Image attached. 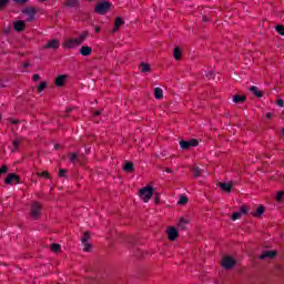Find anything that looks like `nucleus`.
Here are the masks:
<instances>
[{
  "mask_svg": "<svg viewBox=\"0 0 284 284\" xmlns=\"http://www.w3.org/2000/svg\"><path fill=\"white\" fill-rule=\"evenodd\" d=\"M199 145V140L191 139L189 141L182 140L180 141L181 150H190V148H196Z\"/></svg>",
  "mask_w": 284,
  "mask_h": 284,
  "instance_id": "nucleus-4",
  "label": "nucleus"
},
{
  "mask_svg": "<svg viewBox=\"0 0 284 284\" xmlns=\"http://www.w3.org/2000/svg\"><path fill=\"white\" fill-rule=\"evenodd\" d=\"M169 241H176L179 239V231L174 226L168 229Z\"/></svg>",
  "mask_w": 284,
  "mask_h": 284,
  "instance_id": "nucleus-9",
  "label": "nucleus"
},
{
  "mask_svg": "<svg viewBox=\"0 0 284 284\" xmlns=\"http://www.w3.org/2000/svg\"><path fill=\"white\" fill-rule=\"evenodd\" d=\"M11 123H12L13 125H17V123H19V120H11Z\"/></svg>",
  "mask_w": 284,
  "mask_h": 284,
  "instance_id": "nucleus-50",
  "label": "nucleus"
},
{
  "mask_svg": "<svg viewBox=\"0 0 284 284\" xmlns=\"http://www.w3.org/2000/svg\"><path fill=\"white\" fill-rule=\"evenodd\" d=\"M139 196L144 203H148L150 199L154 196V187L152 186L142 187L139 192Z\"/></svg>",
  "mask_w": 284,
  "mask_h": 284,
  "instance_id": "nucleus-1",
  "label": "nucleus"
},
{
  "mask_svg": "<svg viewBox=\"0 0 284 284\" xmlns=\"http://www.w3.org/2000/svg\"><path fill=\"white\" fill-rule=\"evenodd\" d=\"M67 80H68V75L65 74L58 75V79H55V85L58 88H63L65 85Z\"/></svg>",
  "mask_w": 284,
  "mask_h": 284,
  "instance_id": "nucleus-12",
  "label": "nucleus"
},
{
  "mask_svg": "<svg viewBox=\"0 0 284 284\" xmlns=\"http://www.w3.org/2000/svg\"><path fill=\"white\" fill-rule=\"evenodd\" d=\"M220 187L221 190H223V192H232V183H220Z\"/></svg>",
  "mask_w": 284,
  "mask_h": 284,
  "instance_id": "nucleus-20",
  "label": "nucleus"
},
{
  "mask_svg": "<svg viewBox=\"0 0 284 284\" xmlns=\"http://www.w3.org/2000/svg\"><path fill=\"white\" fill-rule=\"evenodd\" d=\"M240 214H247V206L246 205H242L241 210H240Z\"/></svg>",
  "mask_w": 284,
  "mask_h": 284,
  "instance_id": "nucleus-40",
  "label": "nucleus"
},
{
  "mask_svg": "<svg viewBox=\"0 0 284 284\" xmlns=\"http://www.w3.org/2000/svg\"><path fill=\"white\" fill-rule=\"evenodd\" d=\"M12 145H13L12 152H14V150H19V148L21 146V139L13 140Z\"/></svg>",
  "mask_w": 284,
  "mask_h": 284,
  "instance_id": "nucleus-28",
  "label": "nucleus"
},
{
  "mask_svg": "<svg viewBox=\"0 0 284 284\" xmlns=\"http://www.w3.org/2000/svg\"><path fill=\"white\" fill-rule=\"evenodd\" d=\"M64 6L67 8H77L79 6V0H67Z\"/></svg>",
  "mask_w": 284,
  "mask_h": 284,
  "instance_id": "nucleus-21",
  "label": "nucleus"
},
{
  "mask_svg": "<svg viewBox=\"0 0 284 284\" xmlns=\"http://www.w3.org/2000/svg\"><path fill=\"white\" fill-rule=\"evenodd\" d=\"M0 88H6V83H3V80L0 79Z\"/></svg>",
  "mask_w": 284,
  "mask_h": 284,
  "instance_id": "nucleus-48",
  "label": "nucleus"
},
{
  "mask_svg": "<svg viewBox=\"0 0 284 284\" xmlns=\"http://www.w3.org/2000/svg\"><path fill=\"white\" fill-rule=\"evenodd\" d=\"M51 251L52 252H61V245L60 244H52L51 245Z\"/></svg>",
  "mask_w": 284,
  "mask_h": 284,
  "instance_id": "nucleus-35",
  "label": "nucleus"
},
{
  "mask_svg": "<svg viewBox=\"0 0 284 284\" xmlns=\"http://www.w3.org/2000/svg\"><path fill=\"white\" fill-rule=\"evenodd\" d=\"M276 105H278V108H284V100L283 99L276 100Z\"/></svg>",
  "mask_w": 284,
  "mask_h": 284,
  "instance_id": "nucleus-41",
  "label": "nucleus"
},
{
  "mask_svg": "<svg viewBox=\"0 0 284 284\" xmlns=\"http://www.w3.org/2000/svg\"><path fill=\"white\" fill-rule=\"evenodd\" d=\"M80 54H82V57H90V54H92V48H90L88 45L81 47Z\"/></svg>",
  "mask_w": 284,
  "mask_h": 284,
  "instance_id": "nucleus-16",
  "label": "nucleus"
},
{
  "mask_svg": "<svg viewBox=\"0 0 284 284\" xmlns=\"http://www.w3.org/2000/svg\"><path fill=\"white\" fill-rule=\"evenodd\" d=\"M95 32L99 34V32H101V27H95Z\"/></svg>",
  "mask_w": 284,
  "mask_h": 284,
  "instance_id": "nucleus-49",
  "label": "nucleus"
},
{
  "mask_svg": "<svg viewBox=\"0 0 284 284\" xmlns=\"http://www.w3.org/2000/svg\"><path fill=\"white\" fill-rule=\"evenodd\" d=\"M89 241H90V231H85L81 239V243H88Z\"/></svg>",
  "mask_w": 284,
  "mask_h": 284,
  "instance_id": "nucleus-29",
  "label": "nucleus"
},
{
  "mask_svg": "<svg viewBox=\"0 0 284 284\" xmlns=\"http://www.w3.org/2000/svg\"><path fill=\"white\" fill-rule=\"evenodd\" d=\"M154 98L158 100H161L163 98V89L155 88L154 89Z\"/></svg>",
  "mask_w": 284,
  "mask_h": 284,
  "instance_id": "nucleus-22",
  "label": "nucleus"
},
{
  "mask_svg": "<svg viewBox=\"0 0 284 284\" xmlns=\"http://www.w3.org/2000/svg\"><path fill=\"white\" fill-rule=\"evenodd\" d=\"M203 21L207 22L210 21V18H207L206 16L203 17Z\"/></svg>",
  "mask_w": 284,
  "mask_h": 284,
  "instance_id": "nucleus-54",
  "label": "nucleus"
},
{
  "mask_svg": "<svg viewBox=\"0 0 284 284\" xmlns=\"http://www.w3.org/2000/svg\"><path fill=\"white\" fill-rule=\"evenodd\" d=\"M236 265V260L233 258L232 256H224L222 258V267H224V270H232V267H234Z\"/></svg>",
  "mask_w": 284,
  "mask_h": 284,
  "instance_id": "nucleus-5",
  "label": "nucleus"
},
{
  "mask_svg": "<svg viewBox=\"0 0 284 284\" xmlns=\"http://www.w3.org/2000/svg\"><path fill=\"white\" fill-rule=\"evenodd\" d=\"M134 171V163L126 162L124 165V172H133Z\"/></svg>",
  "mask_w": 284,
  "mask_h": 284,
  "instance_id": "nucleus-25",
  "label": "nucleus"
},
{
  "mask_svg": "<svg viewBox=\"0 0 284 284\" xmlns=\"http://www.w3.org/2000/svg\"><path fill=\"white\" fill-rule=\"evenodd\" d=\"M68 171L65 170V169H60V173H59V176H65V173H67Z\"/></svg>",
  "mask_w": 284,
  "mask_h": 284,
  "instance_id": "nucleus-44",
  "label": "nucleus"
},
{
  "mask_svg": "<svg viewBox=\"0 0 284 284\" xmlns=\"http://www.w3.org/2000/svg\"><path fill=\"white\" fill-rule=\"evenodd\" d=\"M112 3H110L109 1H100L95 8L94 11L97 12V14H106V12L110 10Z\"/></svg>",
  "mask_w": 284,
  "mask_h": 284,
  "instance_id": "nucleus-3",
  "label": "nucleus"
},
{
  "mask_svg": "<svg viewBox=\"0 0 284 284\" xmlns=\"http://www.w3.org/2000/svg\"><path fill=\"white\" fill-rule=\"evenodd\" d=\"M173 57H174L175 61H181V49H179V47L174 48Z\"/></svg>",
  "mask_w": 284,
  "mask_h": 284,
  "instance_id": "nucleus-24",
  "label": "nucleus"
},
{
  "mask_svg": "<svg viewBox=\"0 0 284 284\" xmlns=\"http://www.w3.org/2000/svg\"><path fill=\"white\" fill-rule=\"evenodd\" d=\"M121 26H125V21L121 17H118L115 19L114 27L111 30V34H114L115 32H119V29L121 28Z\"/></svg>",
  "mask_w": 284,
  "mask_h": 284,
  "instance_id": "nucleus-10",
  "label": "nucleus"
},
{
  "mask_svg": "<svg viewBox=\"0 0 284 284\" xmlns=\"http://www.w3.org/2000/svg\"><path fill=\"white\" fill-rule=\"evenodd\" d=\"M276 251H266L262 255H260L261 261H265V258H274L276 256Z\"/></svg>",
  "mask_w": 284,
  "mask_h": 284,
  "instance_id": "nucleus-15",
  "label": "nucleus"
},
{
  "mask_svg": "<svg viewBox=\"0 0 284 284\" xmlns=\"http://www.w3.org/2000/svg\"><path fill=\"white\" fill-rule=\"evenodd\" d=\"M40 80H41V75H39V74L33 75V81H40Z\"/></svg>",
  "mask_w": 284,
  "mask_h": 284,
  "instance_id": "nucleus-46",
  "label": "nucleus"
},
{
  "mask_svg": "<svg viewBox=\"0 0 284 284\" xmlns=\"http://www.w3.org/2000/svg\"><path fill=\"white\" fill-rule=\"evenodd\" d=\"M62 45L63 48L72 49V48H77L79 44L75 39H67Z\"/></svg>",
  "mask_w": 284,
  "mask_h": 284,
  "instance_id": "nucleus-14",
  "label": "nucleus"
},
{
  "mask_svg": "<svg viewBox=\"0 0 284 284\" xmlns=\"http://www.w3.org/2000/svg\"><path fill=\"white\" fill-rule=\"evenodd\" d=\"M159 201H160V195L156 194V195H155V203H159Z\"/></svg>",
  "mask_w": 284,
  "mask_h": 284,
  "instance_id": "nucleus-51",
  "label": "nucleus"
},
{
  "mask_svg": "<svg viewBox=\"0 0 284 284\" xmlns=\"http://www.w3.org/2000/svg\"><path fill=\"white\" fill-rule=\"evenodd\" d=\"M13 30H16V32H23L26 30V21L19 20L13 22Z\"/></svg>",
  "mask_w": 284,
  "mask_h": 284,
  "instance_id": "nucleus-11",
  "label": "nucleus"
},
{
  "mask_svg": "<svg viewBox=\"0 0 284 284\" xmlns=\"http://www.w3.org/2000/svg\"><path fill=\"white\" fill-rule=\"evenodd\" d=\"M207 79H214V72L210 71L207 74H206Z\"/></svg>",
  "mask_w": 284,
  "mask_h": 284,
  "instance_id": "nucleus-45",
  "label": "nucleus"
},
{
  "mask_svg": "<svg viewBox=\"0 0 284 284\" xmlns=\"http://www.w3.org/2000/svg\"><path fill=\"white\" fill-rule=\"evenodd\" d=\"M284 192L281 191L276 194V201H283Z\"/></svg>",
  "mask_w": 284,
  "mask_h": 284,
  "instance_id": "nucleus-39",
  "label": "nucleus"
},
{
  "mask_svg": "<svg viewBox=\"0 0 284 284\" xmlns=\"http://www.w3.org/2000/svg\"><path fill=\"white\" fill-rule=\"evenodd\" d=\"M282 136H284V129H282Z\"/></svg>",
  "mask_w": 284,
  "mask_h": 284,
  "instance_id": "nucleus-59",
  "label": "nucleus"
},
{
  "mask_svg": "<svg viewBox=\"0 0 284 284\" xmlns=\"http://www.w3.org/2000/svg\"><path fill=\"white\" fill-rule=\"evenodd\" d=\"M44 48H47L49 50H59V48H61V42H59V40H57V39H52L47 42Z\"/></svg>",
  "mask_w": 284,
  "mask_h": 284,
  "instance_id": "nucleus-8",
  "label": "nucleus"
},
{
  "mask_svg": "<svg viewBox=\"0 0 284 284\" xmlns=\"http://www.w3.org/2000/svg\"><path fill=\"white\" fill-rule=\"evenodd\" d=\"M88 31H83L78 38H75V42L78 43V45H81L85 39H88Z\"/></svg>",
  "mask_w": 284,
  "mask_h": 284,
  "instance_id": "nucleus-17",
  "label": "nucleus"
},
{
  "mask_svg": "<svg viewBox=\"0 0 284 284\" xmlns=\"http://www.w3.org/2000/svg\"><path fill=\"white\" fill-rule=\"evenodd\" d=\"M30 67V63H24V68H29Z\"/></svg>",
  "mask_w": 284,
  "mask_h": 284,
  "instance_id": "nucleus-58",
  "label": "nucleus"
},
{
  "mask_svg": "<svg viewBox=\"0 0 284 284\" xmlns=\"http://www.w3.org/2000/svg\"><path fill=\"white\" fill-rule=\"evenodd\" d=\"M22 14L27 16V22L30 23L34 21V14H37V9L32 7H27L22 10Z\"/></svg>",
  "mask_w": 284,
  "mask_h": 284,
  "instance_id": "nucleus-6",
  "label": "nucleus"
},
{
  "mask_svg": "<svg viewBox=\"0 0 284 284\" xmlns=\"http://www.w3.org/2000/svg\"><path fill=\"white\" fill-rule=\"evenodd\" d=\"M14 3H28V0H13Z\"/></svg>",
  "mask_w": 284,
  "mask_h": 284,
  "instance_id": "nucleus-47",
  "label": "nucleus"
},
{
  "mask_svg": "<svg viewBox=\"0 0 284 284\" xmlns=\"http://www.w3.org/2000/svg\"><path fill=\"white\" fill-rule=\"evenodd\" d=\"M192 172H193V176H194L195 179H199V176H201V174H203L202 169L199 168V166H194V168L192 169Z\"/></svg>",
  "mask_w": 284,
  "mask_h": 284,
  "instance_id": "nucleus-23",
  "label": "nucleus"
},
{
  "mask_svg": "<svg viewBox=\"0 0 284 284\" xmlns=\"http://www.w3.org/2000/svg\"><path fill=\"white\" fill-rule=\"evenodd\" d=\"M252 216H254L255 219H260V216H263V214H265V206H263V204H260L256 209L255 212L251 213Z\"/></svg>",
  "mask_w": 284,
  "mask_h": 284,
  "instance_id": "nucleus-13",
  "label": "nucleus"
},
{
  "mask_svg": "<svg viewBox=\"0 0 284 284\" xmlns=\"http://www.w3.org/2000/svg\"><path fill=\"white\" fill-rule=\"evenodd\" d=\"M168 174H172V169H166Z\"/></svg>",
  "mask_w": 284,
  "mask_h": 284,
  "instance_id": "nucleus-56",
  "label": "nucleus"
},
{
  "mask_svg": "<svg viewBox=\"0 0 284 284\" xmlns=\"http://www.w3.org/2000/svg\"><path fill=\"white\" fill-rule=\"evenodd\" d=\"M250 92H252V94H254V97H256L257 99H261L262 97H263V92H261L260 90H258V87H254V85H252V87H250Z\"/></svg>",
  "mask_w": 284,
  "mask_h": 284,
  "instance_id": "nucleus-19",
  "label": "nucleus"
},
{
  "mask_svg": "<svg viewBox=\"0 0 284 284\" xmlns=\"http://www.w3.org/2000/svg\"><path fill=\"white\" fill-rule=\"evenodd\" d=\"M69 159L71 163H77V161H79V154L77 153H69Z\"/></svg>",
  "mask_w": 284,
  "mask_h": 284,
  "instance_id": "nucleus-27",
  "label": "nucleus"
},
{
  "mask_svg": "<svg viewBox=\"0 0 284 284\" xmlns=\"http://www.w3.org/2000/svg\"><path fill=\"white\" fill-rule=\"evenodd\" d=\"M241 212H235L232 214L231 219L232 221H239V219H241Z\"/></svg>",
  "mask_w": 284,
  "mask_h": 284,
  "instance_id": "nucleus-36",
  "label": "nucleus"
},
{
  "mask_svg": "<svg viewBox=\"0 0 284 284\" xmlns=\"http://www.w3.org/2000/svg\"><path fill=\"white\" fill-rule=\"evenodd\" d=\"M6 172H8V166L3 165V166L0 169V176H1V174H6Z\"/></svg>",
  "mask_w": 284,
  "mask_h": 284,
  "instance_id": "nucleus-42",
  "label": "nucleus"
},
{
  "mask_svg": "<svg viewBox=\"0 0 284 284\" xmlns=\"http://www.w3.org/2000/svg\"><path fill=\"white\" fill-rule=\"evenodd\" d=\"M45 88H48V82H41L38 87V92H42Z\"/></svg>",
  "mask_w": 284,
  "mask_h": 284,
  "instance_id": "nucleus-33",
  "label": "nucleus"
},
{
  "mask_svg": "<svg viewBox=\"0 0 284 284\" xmlns=\"http://www.w3.org/2000/svg\"><path fill=\"white\" fill-rule=\"evenodd\" d=\"M40 1H42V2H43V1H48V0H40Z\"/></svg>",
  "mask_w": 284,
  "mask_h": 284,
  "instance_id": "nucleus-60",
  "label": "nucleus"
},
{
  "mask_svg": "<svg viewBox=\"0 0 284 284\" xmlns=\"http://www.w3.org/2000/svg\"><path fill=\"white\" fill-rule=\"evenodd\" d=\"M150 70V64L142 62L141 63V72H148Z\"/></svg>",
  "mask_w": 284,
  "mask_h": 284,
  "instance_id": "nucleus-32",
  "label": "nucleus"
},
{
  "mask_svg": "<svg viewBox=\"0 0 284 284\" xmlns=\"http://www.w3.org/2000/svg\"><path fill=\"white\" fill-rule=\"evenodd\" d=\"M38 176H43V179H50V173L48 171H44L42 173H38Z\"/></svg>",
  "mask_w": 284,
  "mask_h": 284,
  "instance_id": "nucleus-38",
  "label": "nucleus"
},
{
  "mask_svg": "<svg viewBox=\"0 0 284 284\" xmlns=\"http://www.w3.org/2000/svg\"><path fill=\"white\" fill-rule=\"evenodd\" d=\"M9 2L10 0H0V10H3V8H6V6H8Z\"/></svg>",
  "mask_w": 284,
  "mask_h": 284,
  "instance_id": "nucleus-37",
  "label": "nucleus"
},
{
  "mask_svg": "<svg viewBox=\"0 0 284 284\" xmlns=\"http://www.w3.org/2000/svg\"><path fill=\"white\" fill-rule=\"evenodd\" d=\"M14 181L20 183L21 176H19L17 173H9L4 180V183H7V185H11V183H14Z\"/></svg>",
  "mask_w": 284,
  "mask_h": 284,
  "instance_id": "nucleus-7",
  "label": "nucleus"
},
{
  "mask_svg": "<svg viewBox=\"0 0 284 284\" xmlns=\"http://www.w3.org/2000/svg\"><path fill=\"white\" fill-rule=\"evenodd\" d=\"M85 153L90 154V149L89 148H85Z\"/></svg>",
  "mask_w": 284,
  "mask_h": 284,
  "instance_id": "nucleus-57",
  "label": "nucleus"
},
{
  "mask_svg": "<svg viewBox=\"0 0 284 284\" xmlns=\"http://www.w3.org/2000/svg\"><path fill=\"white\" fill-rule=\"evenodd\" d=\"M187 223H189L187 220L181 217L180 221H179V223H178V227H179L180 230H185V225H187Z\"/></svg>",
  "mask_w": 284,
  "mask_h": 284,
  "instance_id": "nucleus-26",
  "label": "nucleus"
},
{
  "mask_svg": "<svg viewBox=\"0 0 284 284\" xmlns=\"http://www.w3.org/2000/svg\"><path fill=\"white\" fill-rule=\"evenodd\" d=\"M275 30L277 33L281 34V37H284V26L283 24L275 26Z\"/></svg>",
  "mask_w": 284,
  "mask_h": 284,
  "instance_id": "nucleus-30",
  "label": "nucleus"
},
{
  "mask_svg": "<svg viewBox=\"0 0 284 284\" xmlns=\"http://www.w3.org/2000/svg\"><path fill=\"white\" fill-rule=\"evenodd\" d=\"M247 101V95H233V103H245Z\"/></svg>",
  "mask_w": 284,
  "mask_h": 284,
  "instance_id": "nucleus-18",
  "label": "nucleus"
},
{
  "mask_svg": "<svg viewBox=\"0 0 284 284\" xmlns=\"http://www.w3.org/2000/svg\"><path fill=\"white\" fill-rule=\"evenodd\" d=\"M65 112H67V114H70V112H72V108H68V109L65 110Z\"/></svg>",
  "mask_w": 284,
  "mask_h": 284,
  "instance_id": "nucleus-52",
  "label": "nucleus"
},
{
  "mask_svg": "<svg viewBox=\"0 0 284 284\" xmlns=\"http://www.w3.org/2000/svg\"><path fill=\"white\" fill-rule=\"evenodd\" d=\"M59 148H61L60 144H54V149H55V150H59Z\"/></svg>",
  "mask_w": 284,
  "mask_h": 284,
  "instance_id": "nucleus-55",
  "label": "nucleus"
},
{
  "mask_svg": "<svg viewBox=\"0 0 284 284\" xmlns=\"http://www.w3.org/2000/svg\"><path fill=\"white\" fill-rule=\"evenodd\" d=\"M41 212H43V207L41 206L40 202H33L31 204V210H30V216L33 221H37L39 216H41Z\"/></svg>",
  "mask_w": 284,
  "mask_h": 284,
  "instance_id": "nucleus-2",
  "label": "nucleus"
},
{
  "mask_svg": "<svg viewBox=\"0 0 284 284\" xmlns=\"http://www.w3.org/2000/svg\"><path fill=\"white\" fill-rule=\"evenodd\" d=\"M82 245H83V252H91L92 245L90 243L85 242V243H82Z\"/></svg>",
  "mask_w": 284,
  "mask_h": 284,
  "instance_id": "nucleus-31",
  "label": "nucleus"
},
{
  "mask_svg": "<svg viewBox=\"0 0 284 284\" xmlns=\"http://www.w3.org/2000/svg\"><path fill=\"white\" fill-rule=\"evenodd\" d=\"M266 119H272V113L271 112L266 113Z\"/></svg>",
  "mask_w": 284,
  "mask_h": 284,
  "instance_id": "nucleus-53",
  "label": "nucleus"
},
{
  "mask_svg": "<svg viewBox=\"0 0 284 284\" xmlns=\"http://www.w3.org/2000/svg\"><path fill=\"white\" fill-rule=\"evenodd\" d=\"M103 114V110H98L93 113V116H101Z\"/></svg>",
  "mask_w": 284,
  "mask_h": 284,
  "instance_id": "nucleus-43",
  "label": "nucleus"
},
{
  "mask_svg": "<svg viewBox=\"0 0 284 284\" xmlns=\"http://www.w3.org/2000/svg\"><path fill=\"white\" fill-rule=\"evenodd\" d=\"M187 201H189L187 196L182 195L178 203H179V205H185V203H187Z\"/></svg>",
  "mask_w": 284,
  "mask_h": 284,
  "instance_id": "nucleus-34",
  "label": "nucleus"
}]
</instances>
